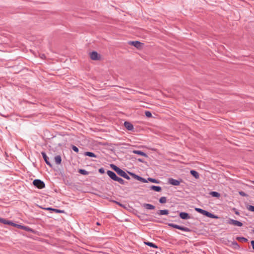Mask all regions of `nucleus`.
<instances>
[{
  "label": "nucleus",
  "mask_w": 254,
  "mask_h": 254,
  "mask_svg": "<svg viewBox=\"0 0 254 254\" xmlns=\"http://www.w3.org/2000/svg\"><path fill=\"white\" fill-rule=\"evenodd\" d=\"M34 186L38 189H42L45 187V184L43 181L39 179H35L33 182Z\"/></svg>",
  "instance_id": "1"
},
{
  "label": "nucleus",
  "mask_w": 254,
  "mask_h": 254,
  "mask_svg": "<svg viewBox=\"0 0 254 254\" xmlns=\"http://www.w3.org/2000/svg\"><path fill=\"white\" fill-rule=\"evenodd\" d=\"M227 223L229 225L237 226L238 227H242L243 226V223L241 222L231 218L227 220Z\"/></svg>",
  "instance_id": "2"
},
{
  "label": "nucleus",
  "mask_w": 254,
  "mask_h": 254,
  "mask_svg": "<svg viewBox=\"0 0 254 254\" xmlns=\"http://www.w3.org/2000/svg\"><path fill=\"white\" fill-rule=\"evenodd\" d=\"M128 173L135 179L141 181L143 183H147V181L145 178H143L139 176H138L133 173L128 172Z\"/></svg>",
  "instance_id": "3"
},
{
  "label": "nucleus",
  "mask_w": 254,
  "mask_h": 254,
  "mask_svg": "<svg viewBox=\"0 0 254 254\" xmlns=\"http://www.w3.org/2000/svg\"><path fill=\"white\" fill-rule=\"evenodd\" d=\"M107 174L111 179H112L113 180L115 181H116L117 179L118 178L116 173L111 170L107 171Z\"/></svg>",
  "instance_id": "4"
},
{
  "label": "nucleus",
  "mask_w": 254,
  "mask_h": 254,
  "mask_svg": "<svg viewBox=\"0 0 254 254\" xmlns=\"http://www.w3.org/2000/svg\"><path fill=\"white\" fill-rule=\"evenodd\" d=\"M117 174L120 176L121 177H122L127 180H129L130 177L123 170L120 169L119 171L117 172Z\"/></svg>",
  "instance_id": "5"
},
{
  "label": "nucleus",
  "mask_w": 254,
  "mask_h": 254,
  "mask_svg": "<svg viewBox=\"0 0 254 254\" xmlns=\"http://www.w3.org/2000/svg\"><path fill=\"white\" fill-rule=\"evenodd\" d=\"M168 183L173 186H179L180 184V181L173 178H169Z\"/></svg>",
  "instance_id": "6"
},
{
  "label": "nucleus",
  "mask_w": 254,
  "mask_h": 254,
  "mask_svg": "<svg viewBox=\"0 0 254 254\" xmlns=\"http://www.w3.org/2000/svg\"><path fill=\"white\" fill-rule=\"evenodd\" d=\"M42 156H43V158L44 160V161H45L46 163L49 165L50 167H52V164L51 163V162L49 161V158L47 156L46 153L44 152H42Z\"/></svg>",
  "instance_id": "7"
},
{
  "label": "nucleus",
  "mask_w": 254,
  "mask_h": 254,
  "mask_svg": "<svg viewBox=\"0 0 254 254\" xmlns=\"http://www.w3.org/2000/svg\"><path fill=\"white\" fill-rule=\"evenodd\" d=\"M179 216L182 219H189L190 216L189 213L185 212H182L180 213Z\"/></svg>",
  "instance_id": "8"
},
{
  "label": "nucleus",
  "mask_w": 254,
  "mask_h": 254,
  "mask_svg": "<svg viewBox=\"0 0 254 254\" xmlns=\"http://www.w3.org/2000/svg\"><path fill=\"white\" fill-rule=\"evenodd\" d=\"M90 58L93 60H97L99 59L98 54L97 52L93 51L90 54Z\"/></svg>",
  "instance_id": "9"
},
{
  "label": "nucleus",
  "mask_w": 254,
  "mask_h": 254,
  "mask_svg": "<svg viewBox=\"0 0 254 254\" xmlns=\"http://www.w3.org/2000/svg\"><path fill=\"white\" fill-rule=\"evenodd\" d=\"M129 44L134 46L135 47L137 48H141V45L142 44L141 43L137 41H130L129 42Z\"/></svg>",
  "instance_id": "10"
},
{
  "label": "nucleus",
  "mask_w": 254,
  "mask_h": 254,
  "mask_svg": "<svg viewBox=\"0 0 254 254\" xmlns=\"http://www.w3.org/2000/svg\"><path fill=\"white\" fill-rule=\"evenodd\" d=\"M203 215H205L207 217H208L209 218H214V219H217L218 218V217L216 215H215L214 214L207 211H205L204 212V214Z\"/></svg>",
  "instance_id": "11"
},
{
  "label": "nucleus",
  "mask_w": 254,
  "mask_h": 254,
  "mask_svg": "<svg viewBox=\"0 0 254 254\" xmlns=\"http://www.w3.org/2000/svg\"><path fill=\"white\" fill-rule=\"evenodd\" d=\"M124 125L126 128L129 130H132L133 129V125L128 122H125Z\"/></svg>",
  "instance_id": "12"
},
{
  "label": "nucleus",
  "mask_w": 254,
  "mask_h": 254,
  "mask_svg": "<svg viewBox=\"0 0 254 254\" xmlns=\"http://www.w3.org/2000/svg\"><path fill=\"white\" fill-rule=\"evenodd\" d=\"M157 214L159 215H167L169 214V210L167 209L160 210Z\"/></svg>",
  "instance_id": "13"
},
{
  "label": "nucleus",
  "mask_w": 254,
  "mask_h": 254,
  "mask_svg": "<svg viewBox=\"0 0 254 254\" xmlns=\"http://www.w3.org/2000/svg\"><path fill=\"white\" fill-rule=\"evenodd\" d=\"M143 206L148 210H153L155 208V206L149 203H144L143 204Z\"/></svg>",
  "instance_id": "14"
},
{
  "label": "nucleus",
  "mask_w": 254,
  "mask_h": 254,
  "mask_svg": "<svg viewBox=\"0 0 254 254\" xmlns=\"http://www.w3.org/2000/svg\"><path fill=\"white\" fill-rule=\"evenodd\" d=\"M45 209L47 210H50L51 211H53V212H55L57 213H62L64 212V210L57 209H55V208H53L51 207L46 208H45Z\"/></svg>",
  "instance_id": "15"
},
{
  "label": "nucleus",
  "mask_w": 254,
  "mask_h": 254,
  "mask_svg": "<svg viewBox=\"0 0 254 254\" xmlns=\"http://www.w3.org/2000/svg\"><path fill=\"white\" fill-rule=\"evenodd\" d=\"M132 152L134 154H138V155H141V156H142L144 157H147V155L145 153H144V152H142L140 150H133Z\"/></svg>",
  "instance_id": "16"
},
{
  "label": "nucleus",
  "mask_w": 254,
  "mask_h": 254,
  "mask_svg": "<svg viewBox=\"0 0 254 254\" xmlns=\"http://www.w3.org/2000/svg\"><path fill=\"white\" fill-rule=\"evenodd\" d=\"M55 163L57 165H59L61 163L62 158L60 155H57L54 157Z\"/></svg>",
  "instance_id": "17"
},
{
  "label": "nucleus",
  "mask_w": 254,
  "mask_h": 254,
  "mask_svg": "<svg viewBox=\"0 0 254 254\" xmlns=\"http://www.w3.org/2000/svg\"><path fill=\"white\" fill-rule=\"evenodd\" d=\"M190 174L193 176L195 179H198L199 177V173L193 170H190Z\"/></svg>",
  "instance_id": "18"
},
{
  "label": "nucleus",
  "mask_w": 254,
  "mask_h": 254,
  "mask_svg": "<svg viewBox=\"0 0 254 254\" xmlns=\"http://www.w3.org/2000/svg\"><path fill=\"white\" fill-rule=\"evenodd\" d=\"M150 189L152 190L155 191L159 192L161 190L162 188L160 186H151L150 187Z\"/></svg>",
  "instance_id": "19"
},
{
  "label": "nucleus",
  "mask_w": 254,
  "mask_h": 254,
  "mask_svg": "<svg viewBox=\"0 0 254 254\" xmlns=\"http://www.w3.org/2000/svg\"><path fill=\"white\" fill-rule=\"evenodd\" d=\"M84 155L90 157H97V155L92 152H85Z\"/></svg>",
  "instance_id": "20"
},
{
  "label": "nucleus",
  "mask_w": 254,
  "mask_h": 254,
  "mask_svg": "<svg viewBox=\"0 0 254 254\" xmlns=\"http://www.w3.org/2000/svg\"><path fill=\"white\" fill-rule=\"evenodd\" d=\"M178 229L182 230V231H185V232H189L190 231V228H189L188 227H185L181 226H179Z\"/></svg>",
  "instance_id": "21"
},
{
  "label": "nucleus",
  "mask_w": 254,
  "mask_h": 254,
  "mask_svg": "<svg viewBox=\"0 0 254 254\" xmlns=\"http://www.w3.org/2000/svg\"><path fill=\"white\" fill-rule=\"evenodd\" d=\"M210 194L212 196L215 197H219L220 196V194L216 191H211L210 192Z\"/></svg>",
  "instance_id": "22"
},
{
  "label": "nucleus",
  "mask_w": 254,
  "mask_h": 254,
  "mask_svg": "<svg viewBox=\"0 0 254 254\" xmlns=\"http://www.w3.org/2000/svg\"><path fill=\"white\" fill-rule=\"evenodd\" d=\"M145 245H147V246H149L150 247H152V248H158L157 246L155 244H153V243H151V242H145Z\"/></svg>",
  "instance_id": "23"
},
{
  "label": "nucleus",
  "mask_w": 254,
  "mask_h": 254,
  "mask_svg": "<svg viewBox=\"0 0 254 254\" xmlns=\"http://www.w3.org/2000/svg\"><path fill=\"white\" fill-rule=\"evenodd\" d=\"M78 172L84 175H87L89 174V172L84 169H79Z\"/></svg>",
  "instance_id": "24"
},
{
  "label": "nucleus",
  "mask_w": 254,
  "mask_h": 254,
  "mask_svg": "<svg viewBox=\"0 0 254 254\" xmlns=\"http://www.w3.org/2000/svg\"><path fill=\"white\" fill-rule=\"evenodd\" d=\"M111 167L117 173V172L119 171V170L120 169L119 167L115 165L111 164Z\"/></svg>",
  "instance_id": "25"
},
{
  "label": "nucleus",
  "mask_w": 254,
  "mask_h": 254,
  "mask_svg": "<svg viewBox=\"0 0 254 254\" xmlns=\"http://www.w3.org/2000/svg\"><path fill=\"white\" fill-rule=\"evenodd\" d=\"M167 201V198L165 196H162L159 199V202L161 203H165Z\"/></svg>",
  "instance_id": "26"
},
{
  "label": "nucleus",
  "mask_w": 254,
  "mask_h": 254,
  "mask_svg": "<svg viewBox=\"0 0 254 254\" xmlns=\"http://www.w3.org/2000/svg\"><path fill=\"white\" fill-rule=\"evenodd\" d=\"M117 182H118L120 184L122 185H125V181L122 179L121 178H120L118 177V179L116 180Z\"/></svg>",
  "instance_id": "27"
},
{
  "label": "nucleus",
  "mask_w": 254,
  "mask_h": 254,
  "mask_svg": "<svg viewBox=\"0 0 254 254\" xmlns=\"http://www.w3.org/2000/svg\"><path fill=\"white\" fill-rule=\"evenodd\" d=\"M195 210L198 213H200V214H202V215H204V212H205V210H203L201 208H196L195 209Z\"/></svg>",
  "instance_id": "28"
},
{
  "label": "nucleus",
  "mask_w": 254,
  "mask_h": 254,
  "mask_svg": "<svg viewBox=\"0 0 254 254\" xmlns=\"http://www.w3.org/2000/svg\"><path fill=\"white\" fill-rule=\"evenodd\" d=\"M14 227H15L17 228H19V229H22L23 230V229H25V226H23V225H20V224H14Z\"/></svg>",
  "instance_id": "29"
},
{
  "label": "nucleus",
  "mask_w": 254,
  "mask_h": 254,
  "mask_svg": "<svg viewBox=\"0 0 254 254\" xmlns=\"http://www.w3.org/2000/svg\"><path fill=\"white\" fill-rule=\"evenodd\" d=\"M148 180L150 181V182L153 183H158L159 182L158 180H157L155 179L151 178H148Z\"/></svg>",
  "instance_id": "30"
},
{
  "label": "nucleus",
  "mask_w": 254,
  "mask_h": 254,
  "mask_svg": "<svg viewBox=\"0 0 254 254\" xmlns=\"http://www.w3.org/2000/svg\"><path fill=\"white\" fill-rule=\"evenodd\" d=\"M168 226L178 229L180 225L174 223H169Z\"/></svg>",
  "instance_id": "31"
},
{
  "label": "nucleus",
  "mask_w": 254,
  "mask_h": 254,
  "mask_svg": "<svg viewBox=\"0 0 254 254\" xmlns=\"http://www.w3.org/2000/svg\"><path fill=\"white\" fill-rule=\"evenodd\" d=\"M145 116L148 118H151L152 117V114L149 111H146L145 112Z\"/></svg>",
  "instance_id": "32"
},
{
  "label": "nucleus",
  "mask_w": 254,
  "mask_h": 254,
  "mask_svg": "<svg viewBox=\"0 0 254 254\" xmlns=\"http://www.w3.org/2000/svg\"><path fill=\"white\" fill-rule=\"evenodd\" d=\"M4 224H7V225H9L14 226L15 223L12 222V221H9V220H7L6 219L5 223Z\"/></svg>",
  "instance_id": "33"
},
{
  "label": "nucleus",
  "mask_w": 254,
  "mask_h": 254,
  "mask_svg": "<svg viewBox=\"0 0 254 254\" xmlns=\"http://www.w3.org/2000/svg\"><path fill=\"white\" fill-rule=\"evenodd\" d=\"M237 240L242 241L244 242H246L248 241V239L244 237H238Z\"/></svg>",
  "instance_id": "34"
},
{
  "label": "nucleus",
  "mask_w": 254,
  "mask_h": 254,
  "mask_svg": "<svg viewBox=\"0 0 254 254\" xmlns=\"http://www.w3.org/2000/svg\"><path fill=\"white\" fill-rule=\"evenodd\" d=\"M71 148L72 150L76 153H78L79 151L78 148L75 145H72Z\"/></svg>",
  "instance_id": "35"
},
{
  "label": "nucleus",
  "mask_w": 254,
  "mask_h": 254,
  "mask_svg": "<svg viewBox=\"0 0 254 254\" xmlns=\"http://www.w3.org/2000/svg\"><path fill=\"white\" fill-rule=\"evenodd\" d=\"M248 209L249 211H252V212H254V206H253V205H249V206L248 207Z\"/></svg>",
  "instance_id": "36"
},
{
  "label": "nucleus",
  "mask_w": 254,
  "mask_h": 254,
  "mask_svg": "<svg viewBox=\"0 0 254 254\" xmlns=\"http://www.w3.org/2000/svg\"><path fill=\"white\" fill-rule=\"evenodd\" d=\"M23 230H26L27 231H29V232L32 231V229L30 228L27 227V226H25V228L23 229Z\"/></svg>",
  "instance_id": "37"
},
{
  "label": "nucleus",
  "mask_w": 254,
  "mask_h": 254,
  "mask_svg": "<svg viewBox=\"0 0 254 254\" xmlns=\"http://www.w3.org/2000/svg\"><path fill=\"white\" fill-rule=\"evenodd\" d=\"M5 221H6V219H5L2 218H0V222L3 223L4 224L5 223Z\"/></svg>",
  "instance_id": "38"
},
{
  "label": "nucleus",
  "mask_w": 254,
  "mask_h": 254,
  "mask_svg": "<svg viewBox=\"0 0 254 254\" xmlns=\"http://www.w3.org/2000/svg\"><path fill=\"white\" fill-rule=\"evenodd\" d=\"M99 172L100 173H101V174H103V173H104L105 171H104V168H101L99 169Z\"/></svg>",
  "instance_id": "39"
},
{
  "label": "nucleus",
  "mask_w": 254,
  "mask_h": 254,
  "mask_svg": "<svg viewBox=\"0 0 254 254\" xmlns=\"http://www.w3.org/2000/svg\"><path fill=\"white\" fill-rule=\"evenodd\" d=\"M239 193H240V195H241L242 196H246V193L244 192H243V191H240Z\"/></svg>",
  "instance_id": "40"
},
{
  "label": "nucleus",
  "mask_w": 254,
  "mask_h": 254,
  "mask_svg": "<svg viewBox=\"0 0 254 254\" xmlns=\"http://www.w3.org/2000/svg\"><path fill=\"white\" fill-rule=\"evenodd\" d=\"M251 245L253 247V249L254 250V240H252L251 242Z\"/></svg>",
  "instance_id": "41"
},
{
  "label": "nucleus",
  "mask_w": 254,
  "mask_h": 254,
  "mask_svg": "<svg viewBox=\"0 0 254 254\" xmlns=\"http://www.w3.org/2000/svg\"><path fill=\"white\" fill-rule=\"evenodd\" d=\"M235 214L236 215H239V212L238 211H235Z\"/></svg>",
  "instance_id": "42"
},
{
  "label": "nucleus",
  "mask_w": 254,
  "mask_h": 254,
  "mask_svg": "<svg viewBox=\"0 0 254 254\" xmlns=\"http://www.w3.org/2000/svg\"><path fill=\"white\" fill-rule=\"evenodd\" d=\"M233 245L237 246L238 245V243L236 242H235L233 243Z\"/></svg>",
  "instance_id": "43"
},
{
  "label": "nucleus",
  "mask_w": 254,
  "mask_h": 254,
  "mask_svg": "<svg viewBox=\"0 0 254 254\" xmlns=\"http://www.w3.org/2000/svg\"><path fill=\"white\" fill-rule=\"evenodd\" d=\"M138 161L141 162H143V161L141 159H138Z\"/></svg>",
  "instance_id": "44"
},
{
  "label": "nucleus",
  "mask_w": 254,
  "mask_h": 254,
  "mask_svg": "<svg viewBox=\"0 0 254 254\" xmlns=\"http://www.w3.org/2000/svg\"><path fill=\"white\" fill-rule=\"evenodd\" d=\"M96 224H97V225H100V224L99 222H97V223H96Z\"/></svg>",
  "instance_id": "45"
},
{
  "label": "nucleus",
  "mask_w": 254,
  "mask_h": 254,
  "mask_svg": "<svg viewBox=\"0 0 254 254\" xmlns=\"http://www.w3.org/2000/svg\"><path fill=\"white\" fill-rule=\"evenodd\" d=\"M253 184H254V181L253 182Z\"/></svg>",
  "instance_id": "46"
},
{
  "label": "nucleus",
  "mask_w": 254,
  "mask_h": 254,
  "mask_svg": "<svg viewBox=\"0 0 254 254\" xmlns=\"http://www.w3.org/2000/svg\"><path fill=\"white\" fill-rule=\"evenodd\" d=\"M253 232H254V230H253Z\"/></svg>",
  "instance_id": "47"
}]
</instances>
